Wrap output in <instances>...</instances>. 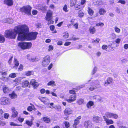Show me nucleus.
Instances as JSON below:
<instances>
[{"label":"nucleus","mask_w":128,"mask_h":128,"mask_svg":"<svg viewBox=\"0 0 128 128\" xmlns=\"http://www.w3.org/2000/svg\"><path fill=\"white\" fill-rule=\"evenodd\" d=\"M1 79L3 81H7L8 80V78L5 76H2L1 78Z\"/></svg>","instance_id":"obj_47"},{"label":"nucleus","mask_w":128,"mask_h":128,"mask_svg":"<svg viewBox=\"0 0 128 128\" xmlns=\"http://www.w3.org/2000/svg\"><path fill=\"white\" fill-rule=\"evenodd\" d=\"M99 12L100 14L103 15L106 13V11L104 8H100Z\"/></svg>","instance_id":"obj_35"},{"label":"nucleus","mask_w":128,"mask_h":128,"mask_svg":"<svg viewBox=\"0 0 128 128\" xmlns=\"http://www.w3.org/2000/svg\"><path fill=\"white\" fill-rule=\"evenodd\" d=\"M118 2L122 4H124L126 3L125 1L122 0H119Z\"/></svg>","instance_id":"obj_54"},{"label":"nucleus","mask_w":128,"mask_h":128,"mask_svg":"<svg viewBox=\"0 0 128 128\" xmlns=\"http://www.w3.org/2000/svg\"><path fill=\"white\" fill-rule=\"evenodd\" d=\"M39 100L46 105H48L50 104L49 100L46 98L40 97L39 98Z\"/></svg>","instance_id":"obj_8"},{"label":"nucleus","mask_w":128,"mask_h":128,"mask_svg":"<svg viewBox=\"0 0 128 128\" xmlns=\"http://www.w3.org/2000/svg\"><path fill=\"white\" fill-rule=\"evenodd\" d=\"M20 80V78H16L14 80V82H15V83L14 84L15 85V86H16L17 85H18L19 84Z\"/></svg>","instance_id":"obj_31"},{"label":"nucleus","mask_w":128,"mask_h":128,"mask_svg":"<svg viewBox=\"0 0 128 128\" xmlns=\"http://www.w3.org/2000/svg\"><path fill=\"white\" fill-rule=\"evenodd\" d=\"M29 84V82L27 80H23L22 84V86L23 87H25L27 86Z\"/></svg>","instance_id":"obj_24"},{"label":"nucleus","mask_w":128,"mask_h":128,"mask_svg":"<svg viewBox=\"0 0 128 128\" xmlns=\"http://www.w3.org/2000/svg\"><path fill=\"white\" fill-rule=\"evenodd\" d=\"M88 11L90 15L92 16L94 12L92 8H88Z\"/></svg>","instance_id":"obj_39"},{"label":"nucleus","mask_w":128,"mask_h":128,"mask_svg":"<svg viewBox=\"0 0 128 128\" xmlns=\"http://www.w3.org/2000/svg\"><path fill=\"white\" fill-rule=\"evenodd\" d=\"M18 119L20 122H22L24 121V118L19 117L18 118Z\"/></svg>","instance_id":"obj_49"},{"label":"nucleus","mask_w":128,"mask_h":128,"mask_svg":"<svg viewBox=\"0 0 128 128\" xmlns=\"http://www.w3.org/2000/svg\"><path fill=\"white\" fill-rule=\"evenodd\" d=\"M24 28L22 30L21 34H20L18 37V39L20 40H35L36 38L38 33L35 32H33L28 33L29 29L27 26L23 25Z\"/></svg>","instance_id":"obj_1"},{"label":"nucleus","mask_w":128,"mask_h":128,"mask_svg":"<svg viewBox=\"0 0 128 128\" xmlns=\"http://www.w3.org/2000/svg\"><path fill=\"white\" fill-rule=\"evenodd\" d=\"M63 37L65 39L67 38L68 37V33L65 32L64 33Z\"/></svg>","instance_id":"obj_44"},{"label":"nucleus","mask_w":128,"mask_h":128,"mask_svg":"<svg viewBox=\"0 0 128 128\" xmlns=\"http://www.w3.org/2000/svg\"><path fill=\"white\" fill-rule=\"evenodd\" d=\"M97 70V68L96 67H95L92 71V74H94L96 72Z\"/></svg>","instance_id":"obj_53"},{"label":"nucleus","mask_w":128,"mask_h":128,"mask_svg":"<svg viewBox=\"0 0 128 128\" xmlns=\"http://www.w3.org/2000/svg\"><path fill=\"white\" fill-rule=\"evenodd\" d=\"M50 28L51 31H52V33L53 34H55L56 33V30H54L55 29V27L54 26L52 25L50 26Z\"/></svg>","instance_id":"obj_27"},{"label":"nucleus","mask_w":128,"mask_h":128,"mask_svg":"<svg viewBox=\"0 0 128 128\" xmlns=\"http://www.w3.org/2000/svg\"><path fill=\"white\" fill-rule=\"evenodd\" d=\"M9 76L12 78H14L16 77V74L15 73H11L9 75Z\"/></svg>","instance_id":"obj_43"},{"label":"nucleus","mask_w":128,"mask_h":128,"mask_svg":"<svg viewBox=\"0 0 128 128\" xmlns=\"http://www.w3.org/2000/svg\"><path fill=\"white\" fill-rule=\"evenodd\" d=\"M81 117L80 116H78L74 120V123L73 126L74 128H76V126L79 123V120L81 119Z\"/></svg>","instance_id":"obj_16"},{"label":"nucleus","mask_w":128,"mask_h":128,"mask_svg":"<svg viewBox=\"0 0 128 128\" xmlns=\"http://www.w3.org/2000/svg\"><path fill=\"white\" fill-rule=\"evenodd\" d=\"M6 124L5 122H2L0 120V126H4Z\"/></svg>","instance_id":"obj_55"},{"label":"nucleus","mask_w":128,"mask_h":128,"mask_svg":"<svg viewBox=\"0 0 128 128\" xmlns=\"http://www.w3.org/2000/svg\"><path fill=\"white\" fill-rule=\"evenodd\" d=\"M33 72L32 71H29L26 72V75L27 76H28L32 74Z\"/></svg>","instance_id":"obj_45"},{"label":"nucleus","mask_w":128,"mask_h":128,"mask_svg":"<svg viewBox=\"0 0 128 128\" xmlns=\"http://www.w3.org/2000/svg\"><path fill=\"white\" fill-rule=\"evenodd\" d=\"M94 105V102L92 101H89L87 104V107L88 108H91V107Z\"/></svg>","instance_id":"obj_25"},{"label":"nucleus","mask_w":128,"mask_h":128,"mask_svg":"<svg viewBox=\"0 0 128 128\" xmlns=\"http://www.w3.org/2000/svg\"><path fill=\"white\" fill-rule=\"evenodd\" d=\"M13 63L14 65V66H13V68L16 69L17 68V67L19 65V63L18 61L15 58H14Z\"/></svg>","instance_id":"obj_21"},{"label":"nucleus","mask_w":128,"mask_h":128,"mask_svg":"<svg viewBox=\"0 0 128 128\" xmlns=\"http://www.w3.org/2000/svg\"><path fill=\"white\" fill-rule=\"evenodd\" d=\"M47 85L48 86H56V84H55V82L53 80L50 81L47 83Z\"/></svg>","instance_id":"obj_28"},{"label":"nucleus","mask_w":128,"mask_h":128,"mask_svg":"<svg viewBox=\"0 0 128 128\" xmlns=\"http://www.w3.org/2000/svg\"><path fill=\"white\" fill-rule=\"evenodd\" d=\"M103 118L107 125H108L114 123V121L112 120L107 118L105 116H103Z\"/></svg>","instance_id":"obj_12"},{"label":"nucleus","mask_w":128,"mask_h":128,"mask_svg":"<svg viewBox=\"0 0 128 128\" xmlns=\"http://www.w3.org/2000/svg\"><path fill=\"white\" fill-rule=\"evenodd\" d=\"M40 91L42 94H44L46 92V90L44 88L41 89L40 90Z\"/></svg>","instance_id":"obj_60"},{"label":"nucleus","mask_w":128,"mask_h":128,"mask_svg":"<svg viewBox=\"0 0 128 128\" xmlns=\"http://www.w3.org/2000/svg\"><path fill=\"white\" fill-rule=\"evenodd\" d=\"M53 66V64L51 63L50 64L49 66H48V70H50L51 68Z\"/></svg>","instance_id":"obj_56"},{"label":"nucleus","mask_w":128,"mask_h":128,"mask_svg":"<svg viewBox=\"0 0 128 128\" xmlns=\"http://www.w3.org/2000/svg\"><path fill=\"white\" fill-rule=\"evenodd\" d=\"M89 30L90 33L92 34H94L96 32V29L94 27H90Z\"/></svg>","instance_id":"obj_30"},{"label":"nucleus","mask_w":128,"mask_h":128,"mask_svg":"<svg viewBox=\"0 0 128 128\" xmlns=\"http://www.w3.org/2000/svg\"><path fill=\"white\" fill-rule=\"evenodd\" d=\"M2 90L4 94H8L11 91V89L6 85H4L2 86Z\"/></svg>","instance_id":"obj_9"},{"label":"nucleus","mask_w":128,"mask_h":128,"mask_svg":"<svg viewBox=\"0 0 128 128\" xmlns=\"http://www.w3.org/2000/svg\"><path fill=\"white\" fill-rule=\"evenodd\" d=\"M64 126L66 128H68L70 126L69 123L67 121H64L63 123V126Z\"/></svg>","instance_id":"obj_32"},{"label":"nucleus","mask_w":128,"mask_h":128,"mask_svg":"<svg viewBox=\"0 0 128 128\" xmlns=\"http://www.w3.org/2000/svg\"><path fill=\"white\" fill-rule=\"evenodd\" d=\"M50 62V58L48 56H46L43 59L42 63V66L44 67L47 66Z\"/></svg>","instance_id":"obj_6"},{"label":"nucleus","mask_w":128,"mask_h":128,"mask_svg":"<svg viewBox=\"0 0 128 128\" xmlns=\"http://www.w3.org/2000/svg\"><path fill=\"white\" fill-rule=\"evenodd\" d=\"M9 96L12 99H15L17 97V95L13 92L11 94H9Z\"/></svg>","instance_id":"obj_23"},{"label":"nucleus","mask_w":128,"mask_h":128,"mask_svg":"<svg viewBox=\"0 0 128 128\" xmlns=\"http://www.w3.org/2000/svg\"><path fill=\"white\" fill-rule=\"evenodd\" d=\"M72 111L70 108H66L64 111V114L66 116H68L72 114Z\"/></svg>","instance_id":"obj_14"},{"label":"nucleus","mask_w":128,"mask_h":128,"mask_svg":"<svg viewBox=\"0 0 128 128\" xmlns=\"http://www.w3.org/2000/svg\"><path fill=\"white\" fill-rule=\"evenodd\" d=\"M55 109L58 111H60L62 110L60 106L58 105L55 106Z\"/></svg>","instance_id":"obj_38"},{"label":"nucleus","mask_w":128,"mask_h":128,"mask_svg":"<svg viewBox=\"0 0 128 128\" xmlns=\"http://www.w3.org/2000/svg\"><path fill=\"white\" fill-rule=\"evenodd\" d=\"M78 103L79 105H81L82 104H84V100L80 98L78 99L77 100Z\"/></svg>","instance_id":"obj_36"},{"label":"nucleus","mask_w":128,"mask_h":128,"mask_svg":"<svg viewBox=\"0 0 128 128\" xmlns=\"http://www.w3.org/2000/svg\"><path fill=\"white\" fill-rule=\"evenodd\" d=\"M32 45V44L30 42H20L18 44V46L23 49L29 48L31 47Z\"/></svg>","instance_id":"obj_4"},{"label":"nucleus","mask_w":128,"mask_h":128,"mask_svg":"<svg viewBox=\"0 0 128 128\" xmlns=\"http://www.w3.org/2000/svg\"><path fill=\"white\" fill-rule=\"evenodd\" d=\"M112 113L110 112H106L105 114V116L106 117H107L108 118H111V115H112Z\"/></svg>","instance_id":"obj_33"},{"label":"nucleus","mask_w":128,"mask_h":128,"mask_svg":"<svg viewBox=\"0 0 128 128\" xmlns=\"http://www.w3.org/2000/svg\"><path fill=\"white\" fill-rule=\"evenodd\" d=\"M114 30L117 33H119L120 32V29L118 28L117 26H115L114 28Z\"/></svg>","instance_id":"obj_41"},{"label":"nucleus","mask_w":128,"mask_h":128,"mask_svg":"<svg viewBox=\"0 0 128 128\" xmlns=\"http://www.w3.org/2000/svg\"><path fill=\"white\" fill-rule=\"evenodd\" d=\"M9 99L5 97H1L0 98V104L2 105L9 104H10Z\"/></svg>","instance_id":"obj_5"},{"label":"nucleus","mask_w":128,"mask_h":128,"mask_svg":"<svg viewBox=\"0 0 128 128\" xmlns=\"http://www.w3.org/2000/svg\"><path fill=\"white\" fill-rule=\"evenodd\" d=\"M24 27V26L22 25L16 26L13 29L6 30L5 31L4 36L6 38H8L14 39L18 34V40H20L18 39L19 36L20 34H21L22 30Z\"/></svg>","instance_id":"obj_2"},{"label":"nucleus","mask_w":128,"mask_h":128,"mask_svg":"<svg viewBox=\"0 0 128 128\" xmlns=\"http://www.w3.org/2000/svg\"><path fill=\"white\" fill-rule=\"evenodd\" d=\"M76 95H72L70 96L68 99H66V100L68 102H70L76 100Z\"/></svg>","instance_id":"obj_10"},{"label":"nucleus","mask_w":128,"mask_h":128,"mask_svg":"<svg viewBox=\"0 0 128 128\" xmlns=\"http://www.w3.org/2000/svg\"><path fill=\"white\" fill-rule=\"evenodd\" d=\"M96 25L97 26H103L104 25V24L102 22H99L98 23L96 24Z\"/></svg>","instance_id":"obj_48"},{"label":"nucleus","mask_w":128,"mask_h":128,"mask_svg":"<svg viewBox=\"0 0 128 128\" xmlns=\"http://www.w3.org/2000/svg\"><path fill=\"white\" fill-rule=\"evenodd\" d=\"M120 40L121 39L118 38L116 40L115 42L116 43L119 44L120 43Z\"/></svg>","instance_id":"obj_58"},{"label":"nucleus","mask_w":128,"mask_h":128,"mask_svg":"<svg viewBox=\"0 0 128 128\" xmlns=\"http://www.w3.org/2000/svg\"><path fill=\"white\" fill-rule=\"evenodd\" d=\"M84 14L83 12H79V16L80 17H82L84 16Z\"/></svg>","instance_id":"obj_61"},{"label":"nucleus","mask_w":128,"mask_h":128,"mask_svg":"<svg viewBox=\"0 0 128 128\" xmlns=\"http://www.w3.org/2000/svg\"><path fill=\"white\" fill-rule=\"evenodd\" d=\"M124 48L125 49H127L128 48V44H125L124 46Z\"/></svg>","instance_id":"obj_64"},{"label":"nucleus","mask_w":128,"mask_h":128,"mask_svg":"<svg viewBox=\"0 0 128 128\" xmlns=\"http://www.w3.org/2000/svg\"><path fill=\"white\" fill-rule=\"evenodd\" d=\"M118 116L117 114L112 113V115H111V118H113L115 119H116L118 118Z\"/></svg>","instance_id":"obj_40"},{"label":"nucleus","mask_w":128,"mask_h":128,"mask_svg":"<svg viewBox=\"0 0 128 128\" xmlns=\"http://www.w3.org/2000/svg\"><path fill=\"white\" fill-rule=\"evenodd\" d=\"M20 10L21 12H24L28 15L31 14L30 8H20Z\"/></svg>","instance_id":"obj_15"},{"label":"nucleus","mask_w":128,"mask_h":128,"mask_svg":"<svg viewBox=\"0 0 128 128\" xmlns=\"http://www.w3.org/2000/svg\"><path fill=\"white\" fill-rule=\"evenodd\" d=\"M93 121L96 123H99L101 122L102 119L101 117L98 116H95L93 117Z\"/></svg>","instance_id":"obj_13"},{"label":"nucleus","mask_w":128,"mask_h":128,"mask_svg":"<svg viewBox=\"0 0 128 128\" xmlns=\"http://www.w3.org/2000/svg\"><path fill=\"white\" fill-rule=\"evenodd\" d=\"M94 4L96 6L101 5L103 4V2L102 0H98L96 2H94Z\"/></svg>","instance_id":"obj_18"},{"label":"nucleus","mask_w":128,"mask_h":128,"mask_svg":"<svg viewBox=\"0 0 128 128\" xmlns=\"http://www.w3.org/2000/svg\"><path fill=\"white\" fill-rule=\"evenodd\" d=\"M43 120L46 122L48 123L50 121V120L49 118L46 117H44L43 118Z\"/></svg>","instance_id":"obj_42"},{"label":"nucleus","mask_w":128,"mask_h":128,"mask_svg":"<svg viewBox=\"0 0 128 128\" xmlns=\"http://www.w3.org/2000/svg\"><path fill=\"white\" fill-rule=\"evenodd\" d=\"M4 22L8 23L9 24H12L13 22L12 19L10 18H8L5 19L3 21Z\"/></svg>","instance_id":"obj_22"},{"label":"nucleus","mask_w":128,"mask_h":128,"mask_svg":"<svg viewBox=\"0 0 128 128\" xmlns=\"http://www.w3.org/2000/svg\"><path fill=\"white\" fill-rule=\"evenodd\" d=\"M30 106L28 107L27 108V110L29 112H31L33 110L32 108H34V105L31 103H30Z\"/></svg>","instance_id":"obj_26"},{"label":"nucleus","mask_w":128,"mask_h":128,"mask_svg":"<svg viewBox=\"0 0 128 128\" xmlns=\"http://www.w3.org/2000/svg\"><path fill=\"white\" fill-rule=\"evenodd\" d=\"M71 43L70 42H66L64 44V45L65 46H68L70 45Z\"/></svg>","instance_id":"obj_57"},{"label":"nucleus","mask_w":128,"mask_h":128,"mask_svg":"<svg viewBox=\"0 0 128 128\" xmlns=\"http://www.w3.org/2000/svg\"><path fill=\"white\" fill-rule=\"evenodd\" d=\"M30 84L33 86L34 88H36L39 86L38 83L34 79H32L31 80Z\"/></svg>","instance_id":"obj_11"},{"label":"nucleus","mask_w":128,"mask_h":128,"mask_svg":"<svg viewBox=\"0 0 128 128\" xmlns=\"http://www.w3.org/2000/svg\"><path fill=\"white\" fill-rule=\"evenodd\" d=\"M69 93L71 94H74L75 93V92L74 90H69Z\"/></svg>","instance_id":"obj_59"},{"label":"nucleus","mask_w":128,"mask_h":128,"mask_svg":"<svg viewBox=\"0 0 128 128\" xmlns=\"http://www.w3.org/2000/svg\"><path fill=\"white\" fill-rule=\"evenodd\" d=\"M74 27L77 29L78 28V24L77 23H76L74 25Z\"/></svg>","instance_id":"obj_63"},{"label":"nucleus","mask_w":128,"mask_h":128,"mask_svg":"<svg viewBox=\"0 0 128 128\" xmlns=\"http://www.w3.org/2000/svg\"><path fill=\"white\" fill-rule=\"evenodd\" d=\"M23 66L22 64H20L19 66V68H18V70L19 71H22L23 69Z\"/></svg>","instance_id":"obj_51"},{"label":"nucleus","mask_w":128,"mask_h":128,"mask_svg":"<svg viewBox=\"0 0 128 128\" xmlns=\"http://www.w3.org/2000/svg\"><path fill=\"white\" fill-rule=\"evenodd\" d=\"M108 48V46L107 45H103L102 47V48L103 50H106Z\"/></svg>","instance_id":"obj_62"},{"label":"nucleus","mask_w":128,"mask_h":128,"mask_svg":"<svg viewBox=\"0 0 128 128\" xmlns=\"http://www.w3.org/2000/svg\"><path fill=\"white\" fill-rule=\"evenodd\" d=\"M12 117L13 118H15L18 115V112L16 111L14 108H13L12 109Z\"/></svg>","instance_id":"obj_17"},{"label":"nucleus","mask_w":128,"mask_h":128,"mask_svg":"<svg viewBox=\"0 0 128 128\" xmlns=\"http://www.w3.org/2000/svg\"><path fill=\"white\" fill-rule=\"evenodd\" d=\"M100 40L99 39L97 38L96 40L92 41V42L93 43H98L99 42Z\"/></svg>","instance_id":"obj_50"},{"label":"nucleus","mask_w":128,"mask_h":128,"mask_svg":"<svg viewBox=\"0 0 128 128\" xmlns=\"http://www.w3.org/2000/svg\"><path fill=\"white\" fill-rule=\"evenodd\" d=\"M93 124L90 120H86L84 123V126L85 128H92Z\"/></svg>","instance_id":"obj_7"},{"label":"nucleus","mask_w":128,"mask_h":128,"mask_svg":"<svg viewBox=\"0 0 128 128\" xmlns=\"http://www.w3.org/2000/svg\"><path fill=\"white\" fill-rule=\"evenodd\" d=\"M54 48L52 45H49L48 46V50L49 51H50L53 50Z\"/></svg>","instance_id":"obj_46"},{"label":"nucleus","mask_w":128,"mask_h":128,"mask_svg":"<svg viewBox=\"0 0 128 128\" xmlns=\"http://www.w3.org/2000/svg\"><path fill=\"white\" fill-rule=\"evenodd\" d=\"M4 3L8 6H11L13 4L12 0H4Z\"/></svg>","instance_id":"obj_19"},{"label":"nucleus","mask_w":128,"mask_h":128,"mask_svg":"<svg viewBox=\"0 0 128 128\" xmlns=\"http://www.w3.org/2000/svg\"><path fill=\"white\" fill-rule=\"evenodd\" d=\"M5 40L4 36L0 34V42L3 43Z\"/></svg>","instance_id":"obj_34"},{"label":"nucleus","mask_w":128,"mask_h":128,"mask_svg":"<svg viewBox=\"0 0 128 128\" xmlns=\"http://www.w3.org/2000/svg\"><path fill=\"white\" fill-rule=\"evenodd\" d=\"M76 0H71L70 1V6L72 7L76 4Z\"/></svg>","instance_id":"obj_37"},{"label":"nucleus","mask_w":128,"mask_h":128,"mask_svg":"<svg viewBox=\"0 0 128 128\" xmlns=\"http://www.w3.org/2000/svg\"><path fill=\"white\" fill-rule=\"evenodd\" d=\"M9 116V115L8 114L5 113L4 114V118L6 119H7L8 118Z\"/></svg>","instance_id":"obj_52"},{"label":"nucleus","mask_w":128,"mask_h":128,"mask_svg":"<svg viewBox=\"0 0 128 128\" xmlns=\"http://www.w3.org/2000/svg\"><path fill=\"white\" fill-rule=\"evenodd\" d=\"M25 123L28 126H31L33 122L32 121L26 120V121Z\"/></svg>","instance_id":"obj_29"},{"label":"nucleus","mask_w":128,"mask_h":128,"mask_svg":"<svg viewBox=\"0 0 128 128\" xmlns=\"http://www.w3.org/2000/svg\"><path fill=\"white\" fill-rule=\"evenodd\" d=\"M113 81L112 79L110 78H108L107 80L105 82L104 85L105 86H106L108 84L111 83Z\"/></svg>","instance_id":"obj_20"},{"label":"nucleus","mask_w":128,"mask_h":128,"mask_svg":"<svg viewBox=\"0 0 128 128\" xmlns=\"http://www.w3.org/2000/svg\"><path fill=\"white\" fill-rule=\"evenodd\" d=\"M52 12L51 10H48L45 17L46 20L48 21V24H52L54 23V22L52 20Z\"/></svg>","instance_id":"obj_3"}]
</instances>
